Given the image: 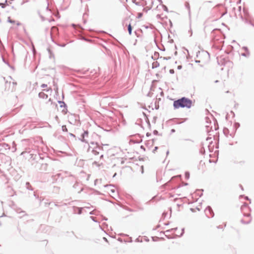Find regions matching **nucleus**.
Listing matches in <instances>:
<instances>
[{"label": "nucleus", "instance_id": "obj_1", "mask_svg": "<svg viewBox=\"0 0 254 254\" xmlns=\"http://www.w3.org/2000/svg\"><path fill=\"white\" fill-rule=\"evenodd\" d=\"M192 106V101L185 97L176 100L173 103V106L175 109L180 108H190Z\"/></svg>", "mask_w": 254, "mask_h": 254}, {"label": "nucleus", "instance_id": "obj_2", "mask_svg": "<svg viewBox=\"0 0 254 254\" xmlns=\"http://www.w3.org/2000/svg\"><path fill=\"white\" fill-rule=\"evenodd\" d=\"M252 221V218L249 213L244 214V217L242 219V222L244 224H249Z\"/></svg>", "mask_w": 254, "mask_h": 254}, {"label": "nucleus", "instance_id": "obj_3", "mask_svg": "<svg viewBox=\"0 0 254 254\" xmlns=\"http://www.w3.org/2000/svg\"><path fill=\"white\" fill-rule=\"evenodd\" d=\"M39 96L40 98H42L43 99H47L48 97V95L43 92L39 93Z\"/></svg>", "mask_w": 254, "mask_h": 254}, {"label": "nucleus", "instance_id": "obj_4", "mask_svg": "<svg viewBox=\"0 0 254 254\" xmlns=\"http://www.w3.org/2000/svg\"><path fill=\"white\" fill-rule=\"evenodd\" d=\"M98 150H99V147H96L95 149L93 150L92 152L95 155H97L99 154V151Z\"/></svg>", "mask_w": 254, "mask_h": 254}, {"label": "nucleus", "instance_id": "obj_5", "mask_svg": "<svg viewBox=\"0 0 254 254\" xmlns=\"http://www.w3.org/2000/svg\"><path fill=\"white\" fill-rule=\"evenodd\" d=\"M45 103L49 106H51L53 104V102H52L51 98H49L47 101L45 102Z\"/></svg>", "mask_w": 254, "mask_h": 254}, {"label": "nucleus", "instance_id": "obj_6", "mask_svg": "<svg viewBox=\"0 0 254 254\" xmlns=\"http://www.w3.org/2000/svg\"><path fill=\"white\" fill-rule=\"evenodd\" d=\"M127 29H128V33L130 35L131 34V33H132V27H131V26L130 24H129L128 25V28Z\"/></svg>", "mask_w": 254, "mask_h": 254}, {"label": "nucleus", "instance_id": "obj_7", "mask_svg": "<svg viewBox=\"0 0 254 254\" xmlns=\"http://www.w3.org/2000/svg\"><path fill=\"white\" fill-rule=\"evenodd\" d=\"M62 130H63V131H65V132L67 131V129L66 128V126H62Z\"/></svg>", "mask_w": 254, "mask_h": 254}, {"label": "nucleus", "instance_id": "obj_8", "mask_svg": "<svg viewBox=\"0 0 254 254\" xmlns=\"http://www.w3.org/2000/svg\"><path fill=\"white\" fill-rule=\"evenodd\" d=\"M159 65V64L157 62H154L153 63V67H157Z\"/></svg>", "mask_w": 254, "mask_h": 254}, {"label": "nucleus", "instance_id": "obj_9", "mask_svg": "<svg viewBox=\"0 0 254 254\" xmlns=\"http://www.w3.org/2000/svg\"><path fill=\"white\" fill-rule=\"evenodd\" d=\"M8 21L11 23H15V21L11 19L10 17H8Z\"/></svg>", "mask_w": 254, "mask_h": 254}, {"label": "nucleus", "instance_id": "obj_10", "mask_svg": "<svg viewBox=\"0 0 254 254\" xmlns=\"http://www.w3.org/2000/svg\"><path fill=\"white\" fill-rule=\"evenodd\" d=\"M142 16V14L141 13H138V18H140Z\"/></svg>", "mask_w": 254, "mask_h": 254}, {"label": "nucleus", "instance_id": "obj_11", "mask_svg": "<svg viewBox=\"0 0 254 254\" xmlns=\"http://www.w3.org/2000/svg\"><path fill=\"white\" fill-rule=\"evenodd\" d=\"M169 71H170V73L171 74H173L174 73V69H170Z\"/></svg>", "mask_w": 254, "mask_h": 254}, {"label": "nucleus", "instance_id": "obj_12", "mask_svg": "<svg viewBox=\"0 0 254 254\" xmlns=\"http://www.w3.org/2000/svg\"><path fill=\"white\" fill-rule=\"evenodd\" d=\"M47 86V85L46 84H43L42 85H41V87H43V88H44V87H46Z\"/></svg>", "mask_w": 254, "mask_h": 254}, {"label": "nucleus", "instance_id": "obj_13", "mask_svg": "<svg viewBox=\"0 0 254 254\" xmlns=\"http://www.w3.org/2000/svg\"><path fill=\"white\" fill-rule=\"evenodd\" d=\"M157 148H158V147H155V149H154V150H153V152H155V151L156 150H157Z\"/></svg>", "mask_w": 254, "mask_h": 254}, {"label": "nucleus", "instance_id": "obj_14", "mask_svg": "<svg viewBox=\"0 0 254 254\" xmlns=\"http://www.w3.org/2000/svg\"><path fill=\"white\" fill-rule=\"evenodd\" d=\"M244 208L247 209H249V208L247 207H246V206Z\"/></svg>", "mask_w": 254, "mask_h": 254}, {"label": "nucleus", "instance_id": "obj_15", "mask_svg": "<svg viewBox=\"0 0 254 254\" xmlns=\"http://www.w3.org/2000/svg\"><path fill=\"white\" fill-rule=\"evenodd\" d=\"M218 82V80H216V81H215V82Z\"/></svg>", "mask_w": 254, "mask_h": 254}, {"label": "nucleus", "instance_id": "obj_16", "mask_svg": "<svg viewBox=\"0 0 254 254\" xmlns=\"http://www.w3.org/2000/svg\"><path fill=\"white\" fill-rule=\"evenodd\" d=\"M17 25H20V23H17Z\"/></svg>", "mask_w": 254, "mask_h": 254}]
</instances>
